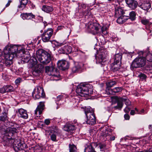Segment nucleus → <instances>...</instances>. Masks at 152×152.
<instances>
[{
	"mask_svg": "<svg viewBox=\"0 0 152 152\" xmlns=\"http://www.w3.org/2000/svg\"><path fill=\"white\" fill-rule=\"evenodd\" d=\"M76 129V127L74 125L69 124L66 125L64 127V130L70 133L72 131Z\"/></svg>",
	"mask_w": 152,
	"mask_h": 152,
	"instance_id": "obj_23",
	"label": "nucleus"
},
{
	"mask_svg": "<svg viewBox=\"0 0 152 152\" xmlns=\"http://www.w3.org/2000/svg\"><path fill=\"white\" fill-rule=\"evenodd\" d=\"M129 16L127 15H124L125 16L127 17L128 19H130L131 20L133 21L136 19V14L134 11H132L129 14Z\"/></svg>",
	"mask_w": 152,
	"mask_h": 152,
	"instance_id": "obj_27",
	"label": "nucleus"
},
{
	"mask_svg": "<svg viewBox=\"0 0 152 152\" xmlns=\"http://www.w3.org/2000/svg\"><path fill=\"white\" fill-rule=\"evenodd\" d=\"M6 87L5 86L3 87L0 88V93L2 94L6 92Z\"/></svg>",
	"mask_w": 152,
	"mask_h": 152,
	"instance_id": "obj_49",
	"label": "nucleus"
},
{
	"mask_svg": "<svg viewBox=\"0 0 152 152\" xmlns=\"http://www.w3.org/2000/svg\"><path fill=\"white\" fill-rule=\"evenodd\" d=\"M16 142V140H15L13 142L14 144H13V148L14 150L15 151L18 152L20 151V150L18 146V145L17 143V144H15Z\"/></svg>",
	"mask_w": 152,
	"mask_h": 152,
	"instance_id": "obj_40",
	"label": "nucleus"
},
{
	"mask_svg": "<svg viewBox=\"0 0 152 152\" xmlns=\"http://www.w3.org/2000/svg\"><path fill=\"white\" fill-rule=\"evenodd\" d=\"M107 111L108 112H110L111 111H113V108L110 107H107L104 108V111Z\"/></svg>",
	"mask_w": 152,
	"mask_h": 152,
	"instance_id": "obj_48",
	"label": "nucleus"
},
{
	"mask_svg": "<svg viewBox=\"0 0 152 152\" xmlns=\"http://www.w3.org/2000/svg\"><path fill=\"white\" fill-rule=\"evenodd\" d=\"M124 117L125 119L128 120L129 119L130 117L128 114H125L124 115Z\"/></svg>",
	"mask_w": 152,
	"mask_h": 152,
	"instance_id": "obj_54",
	"label": "nucleus"
},
{
	"mask_svg": "<svg viewBox=\"0 0 152 152\" xmlns=\"http://www.w3.org/2000/svg\"><path fill=\"white\" fill-rule=\"evenodd\" d=\"M116 83V82L115 80H110L109 81L107 82L106 83V86H107V89H108L109 91V89H110V88L113 87V86L115 85Z\"/></svg>",
	"mask_w": 152,
	"mask_h": 152,
	"instance_id": "obj_28",
	"label": "nucleus"
},
{
	"mask_svg": "<svg viewBox=\"0 0 152 152\" xmlns=\"http://www.w3.org/2000/svg\"><path fill=\"white\" fill-rule=\"evenodd\" d=\"M149 129H152V125H150L148 126Z\"/></svg>",
	"mask_w": 152,
	"mask_h": 152,
	"instance_id": "obj_64",
	"label": "nucleus"
},
{
	"mask_svg": "<svg viewBox=\"0 0 152 152\" xmlns=\"http://www.w3.org/2000/svg\"><path fill=\"white\" fill-rule=\"evenodd\" d=\"M99 147L101 151H103L105 148V145L104 144H100Z\"/></svg>",
	"mask_w": 152,
	"mask_h": 152,
	"instance_id": "obj_45",
	"label": "nucleus"
},
{
	"mask_svg": "<svg viewBox=\"0 0 152 152\" xmlns=\"http://www.w3.org/2000/svg\"><path fill=\"white\" fill-rule=\"evenodd\" d=\"M97 144L95 143H88L85 146L84 152H96L95 147H96Z\"/></svg>",
	"mask_w": 152,
	"mask_h": 152,
	"instance_id": "obj_13",
	"label": "nucleus"
},
{
	"mask_svg": "<svg viewBox=\"0 0 152 152\" xmlns=\"http://www.w3.org/2000/svg\"><path fill=\"white\" fill-rule=\"evenodd\" d=\"M50 138L54 142H56L57 140L56 139V136L55 134H53L50 136Z\"/></svg>",
	"mask_w": 152,
	"mask_h": 152,
	"instance_id": "obj_44",
	"label": "nucleus"
},
{
	"mask_svg": "<svg viewBox=\"0 0 152 152\" xmlns=\"http://www.w3.org/2000/svg\"><path fill=\"white\" fill-rule=\"evenodd\" d=\"M116 102L117 103V105L114 106L113 108V111L115 110L118 109L121 110L123 106V99L121 98V97H115Z\"/></svg>",
	"mask_w": 152,
	"mask_h": 152,
	"instance_id": "obj_16",
	"label": "nucleus"
},
{
	"mask_svg": "<svg viewBox=\"0 0 152 152\" xmlns=\"http://www.w3.org/2000/svg\"><path fill=\"white\" fill-rule=\"evenodd\" d=\"M122 58L121 53H119L116 54L115 56L114 62H121V59Z\"/></svg>",
	"mask_w": 152,
	"mask_h": 152,
	"instance_id": "obj_29",
	"label": "nucleus"
},
{
	"mask_svg": "<svg viewBox=\"0 0 152 152\" xmlns=\"http://www.w3.org/2000/svg\"><path fill=\"white\" fill-rule=\"evenodd\" d=\"M20 5L18 6L19 8L23 9L24 8L28 3V0H20Z\"/></svg>",
	"mask_w": 152,
	"mask_h": 152,
	"instance_id": "obj_31",
	"label": "nucleus"
},
{
	"mask_svg": "<svg viewBox=\"0 0 152 152\" xmlns=\"http://www.w3.org/2000/svg\"><path fill=\"white\" fill-rule=\"evenodd\" d=\"M16 128H7L2 124H0V133L4 135V139H6L7 145L10 143V140H14V138H12L14 134L16 132Z\"/></svg>",
	"mask_w": 152,
	"mask_h": 152,
	"instance_id": "obj_2",
	"label": "nucleus"
},
{
	"mask_svg": "<svg viewBox=\"0 0 152 152\" xmlns=\"http://www.w3.org/2000/svg\"><path fill=\"white\" fill-rule=\"evenodd\" d=\"M130 110V109L127 107H126L124 110V111L126 113H129Z\"/></svg>",
	"mask_w": 152,
	"mask_h": 152,
	"instance_id": "obj_53",
	"label": "nucleus"
},
{
	"mask_svg": "<svg viewBox=\"0 0 152 152\" xmlns=\"http://www.w3.org/2000/svg\"><path fill=\"white\" fill-rule=\"evenodd\" d=\"M123 89L121 87H117L114 88L113 89H109V93L110 94H113V92L114 93H117L121 92Z\"/></svg>",
	"mask_w": 152,
	"mask_h": 152,
	"instance_id": "obj_26",
	"label": "nucleus"
},
{
	"mask_svg": "<svg viewBox=\"0 0 152 152\" xmlns=\"http://www.w3.org/2000/svg\"><path fill=\"white\" fill-rule=\"evenodd\" d=\"M110 139L111 141L114 140H115V137L114 136H110Z\"/></svg>",
	"mask_w": 152,
	"mask_h": 152,
	"instance_id": "obj_55",
	"label": "nucleus"
},
{
	"mask_svg": "<svg viewBox=\"0 0 152 152\" xmlns=\"http://www.w3.org/2000/svg\"><path fill=\"white\" fill-rule=\"evenodd\" d=\"M45 71L49 75L58 77L59 76L58 72L53 66H46L45 67Z\"/></svg>",
	"mask_w": 152,
	"mask_h": 152,
	"instance_id": "obj_12",
	"label": "nucleus"
},
{
	"mask_svg": "<svg viewBox=\"0 0 152 152\" xmlns=\"http://www.w3.org/2000/svg\"><path fill=\"white\" fill-rule=\"evenodd\" d=\"M121 98L123 99V102H125V104L126 106H128L130 105L131 102L128 99H126L123 98L121 97Z\"/></svg>",
	"mask_w": 152,
	"mask_h": 152,
	"instance_id": "obj_41",
	"label": "nucleus"
},
{
	"mask_svg": "<svg viewBox=\"0 0 152 152\" xmlns=\"http://www.w3.org/2000/svg\"><path fill=\"white\" fill-rule=\"evenodd\" d=\"M138 6L143 10L146 11L148 10L151 6V3L147 2H143L141 4H140L139 3Z\"/></svg>",
	"mask_w": 152,
	"mask_h": 152,
	"instance_id": "obj_20",
	"label": "nucleus"
},
{
	"mask_svg": "<svg viewBox=\"0 0 152 152\" xmlns=\"http://www.w3.org/2000/svg\"><path fill=\"white\" fill-rule=\"evenodd\" d=\"M134 0H125V1L126 4L128 5H130V6L131 3L133 2V1ZM131 7H132L131 5Z\"/></svg>",
	"mask_w": 152,
	"mask_h": 152,
	"instance_id": "obj_50",
	"label": "nucleus"
},
{
	"mask_svg": "<svg viewBox=\"0 0 152 152\" xmlns=\"http://www.w3.org/2000/svg\"><path fill=\"white\" fill-rule=\"evenodd\" d=\"M57 44L56 45L58 46H61L63 45V44L62 43H58V42H57Z\"/></svg>",
	"mask_w": 152,
	"mask_h": 152,
	"instance_id": "obj_62",
	"label": "nucleus"
},
{
	"mask_svg": "<svg viewBox=\"0 0 152 152\" xmlns=\"http://www.w3.org/2000/svg\"><path fill=\"white\" fill-rule=\"evenodd\" d=\"M53 32V30L52 28H48L45 30L41 36L42 41L45 42L49 41Z\"/></svg>",
	"mask_w": 152,
	"mask_h": 152,
	"instance_id": "obj_11",
	"label": "nucleus"
},
{
	"mask_svg": "<svg viewBox=\"0 0 152 152\" xmlns=\"http://www.w3.org/2000/svg\"><path fill=\"white\" fill-rule=\"evenodd\" d=\"M112 130L111 129H106L105 131H102L101 133V136L104 137L110 136L113 134Z\"/></svg>",
	"mask_w": 152,
	"mask_h": 152,
	"instance_id": "obj_22",
	"label": "nucleus"
},
{
	"mask_svg": "<svg viewBox=\"0 0 152 152\" xmlns=\"http://www.w3.org/2000/svg\"><path fill=\"white\" fill-rule=\"evenodd\" d=\"M91 86L84 83H80L78 85L76 90V93L82 97H86L87 95L91 94L93 90L91 88Z\"/></svg>",
	"mask_w": 152,
	"mask_h": 152,
	"instance_id": "obj_3",
	"label": "nucleus"
},
{
	"mask_svg": "<svg viewBox=\"0 0 152 152\" xmlns=\"http://www.w3.org/2000/svg\"><path fill=\"white\" fill-rule=\"evenodd\" d=\"M13 124L11 123L9 124V126L8 128H15L12 127H13Z\"/></svg>",
	"mask_w": 152,
	"mask_h": 152,
	"instance_id": "obj_59",
	"label": "nucleus"
},
{
	"mask_svg": "<svg viewBox=\"0 0 152 152\" xmlns=\"http://www.w3.org/2000/svg\"><path fill=\"white\" fill-rule=\"evenodd\" d=\"M69 152H76L77 148L73 144H70L69 145Z\"/></svg>",
	"mask_w": 152,
	"mask_h": 152,
	"instance_id": "obj_33",
	"label": "nucleus"
},
{
	"mask_svg": "<svg viewBox=\"0 0 152 152\" xmlns=\"http://www.w3.org/2000/svg\"><path fill=\"white\" fill-rule=\"evenodd\" d=\"M147 113V112H146L144 109H142L141 110V111H140L139 113V114H144Z\"/></svg>",
	"mask_w": 152,
	"mask_h": 152,
	"instance_id": "obj_51",
	"label": "nucleus"
},
{
	"mask_svg": "<svg viewBox=\"0 0 152 152\" xmlns=\"http://www.w3.org/2000/svg\"><path fill=\"white\" fill-rule=\"evenodd\" d=\"M133 2L131 3V4L132 7H131V5L130 6V5H128V6L132 10H134L137 7L138 4L136 1L135 0L133 1Z\"/></svg>",
	"mask_w": 152,
	"mask_h": 152,
	"instance_id": "obj_34",
	"label": "nucleus"
},
{
	"mask_svg": "<svg viewBox=\"0 0 152 152\" xmlns=\"http://www.w3.org/2000/svg\"><path fill=\"white\" fill-rule=\"evenodd\" d=\"M140 20L141 23L144 25L150 26L152 24V23L150 22L149 20L145 18H141Z\"/></svg>",
	"mask_w": 152,
	"mask_h": 152,
	"instance_id": "obj_25",
	"label": "nucleus"
},
{
	"mask_svg": "<svg viewBox=\"0 0 152 152\" xmlns=\"http://www.w3.org/2000/svg\"><path fill=\"white\" fill-rule=\"evenodd\" d=\"M101 29L102 33L104 35H106L107 33V28L106 27L103 26L101 27Z\"/></svg>",
	"mask_w": 152,
	"mask_h": 152,
	"instance_id": "obj_38",
	"label": "nucleus"
},
{
	"mask_svg": "<svg viewBox=\"0 0 152 152\" xmlns=\"http://www.w3.org/2000/svg\"><path fill=\"white\" fill-rule=\"evenodd\" d=\"M11 2L12 1L11 0H9L7 4L6 5L5 7H8L10 5Z\"/></svg>",
	"mask_w": 152,
	"mask_h": 152,
	"instance_id": "obj_56",
	"label": "nucleus"
},
{
	"mask_svg": "<svg viewBox=\"0 0 152 152\" xmlns=\"http://www.w3.org/2000/svg\"><path fill=\"white\" fill-rule=\"evenodd\" d=\"M5 86L7 92H12L15 90L14 88L10 85H7Z\"/></svg>",
	"mask_w": 152,
	"mask_h": 152,
	"instance_id": "obj_36",
	"label": "nucleus"
},
{
	"mask_svg": "<svg viewBox=\"0 0 152 152\" xmlns=\"http://www.w3.org/2000/svg\"><path fill=\"white\" fill-rule=\"evenodd\" d=\"M85 113L87 118L86 124L91 125L95 124L96 123V118L92 109L90 107H86Z\"/></svg>",
	"mask_w": 152,
	"mask_h": 152,
	"instance_id": "obj_5",
	"label": "nucleus"
},
{
	"mask_svg": "<svg viewBox=\"0 0 152 152\" xmlns=\"http://www.w3.org/2000/svg\"><path fill=\"white\" fill-rule=\"evenodd\" d=\"M42 11L47 13H50L53 10V9L52 7L47 5H43L42 7Z\"/></svg>",
	"mask_w": 152,
	"mask_h": 152,
	"instance_id": "obj_24",
	"label": "nucleus"
},
{
	"mask_svg": "<svg viewBox=\"0 0 152 152\" xmlns=\"http://www.w3.org/2000/svg\"><path fill=\"white\" fill-rule=\"evenodd\" d=\"M4 58L1 61H0V71L2 70L4 68L3 64H4L8 67L10 66L12 64V59L13 56L10 55V54H4L2 56Z\"/></svg>",
	"mask_w": 152,
	"mask_h": 152,
	"instance_id": "obj_6",
	"label": "nucleus"
},
{
	"mask_svg": "<svg viewBox=\"0 0 152 152\" xmlns=\"http://www.w3.org/2000/svg\"><path fill=\"white\" fill-rule=\"evenodd\" d=\"M146 60L145 57L137 58L133 61L131 65V66L135 68L143 66L145 64Z\"/></svg>",
	"mask_w": 152,
	"mask_h": 152,
	"instance_id": "obj_9",
	"label": "nucleus"
},
{
	"mask_svg": "<svg viewBox=\"0 0 152 152\" xmlns=\"http://www.w3.org/2000/svg\"><path fill=\"white\" fill-rule=\"evenodd\" d=\"M32 96L35 99L45 97V94L43 88L39 86L37 87V89L35 88L32 93Z\"/></svg>",
	"mask_w": 152,
	"mask_h": 152,
	"instance_id": "obj_10",
	"label": "nucleus"
},
{
	"mask_svg": "<svg viewBox=\"0 0 152 152\" xmlns=\"http://www.w3.org/2000/svg\"><path fill=\"white\" fill-rule=\"evenodd\" d=\"M18 142V147L19 148V150H20V145H21V142H20V141H17Z\"/></svg>",
	"mask_w": 152,
	"mask_h": 152,
	"instance_id": "obj_57",
	"label": "nucleus"
},
{
	"mask_svg": "<svg viewBox=\"0 0 152 152\" xmlns=\"http://www.w3.org/2000/svg\"><path fill=\"white\" fill-rule=\"evenodd\" d=\"M125 14V12L124 11V10L121 8H118L115 12V14L116 15H118L122 16Z\"/></svg>",
	"mask_w": 152,
	"mask_h": 152,
	"instance_id": "obj_35",
	"label": "nucleus"
},
{
	"mask_svg": "<svg viewBox=\"0 0 152 152\" xmlns=\"http://www.w3.org/2000/svg\"><path fill=\"white\" fill-rule=\"evenodd\" d=\"M18 113H19V116L24 119H27L28 117V114L26 110L21 108L18 110Z\"/></svg>",
	"mask_w": 152,
	"mask_h": 152,
	"instance_id": "obj_21",
	"label": "nucleus"
},
{
	"mask_svg": "<svg viewBox=\"0 0 152 152\" xmlns=\"http://www.w3.org/2000/svg\"><path fill=\"white\" fill-rule=\"evenodd\" d=\"M7 113L5 111L2 113V115L0 116V121L4 122L7 120Z\"/></svg>",
	"mask_w": 152,
	"mask_h": 152,
	"instance_id": "obj_32",
	"label": "nucleus"
},
{
	"mask_svg": "<svg viewBox=\"0 0 152 152\" xmlns=\"http://www.w3.org/2000/svg\"><path fill=\"white\" fill-rule=\"evenodd\" d=\"M138 77L142 80H145L146 78V76L144 74L141 73L138 75Z\"/></svg>",
	"mask_w": 152,
	"mask_h": 152,
	"instance_id": "obj_42",
	"label": "nucleus"
},
{
	"mask_svg": "<svg viewBox=\"0 0 152 152\" xmlns=\"http://www.w3.org/2000/svg\"><path fill=\"white\" fill-rule=\"evenodd\" d=\"M144 152H152L151 149H150L149 151H144Z\"/></svg>",
	"mask_w": 152,
	"mask_h": 152,
	"instance_id": "obj_63",
	"label": "nucleus"
},
{
	"mask_svg": "<svg viewBox=\"0 0 152 152\" xmlns=\"http://www.w3.org/2000/svg\"><path fill=\"white\" fill-rule=\"evenodd\" d=\"M22 81V79L20 78H18L16 79L15 81V83L16 85H18Z\"/></svg>",
	"mask_w": 152,
	"mask_h": 152,
	"instance_id": "obj_47",
	"label": "nucleus"
},
{
	"mask_svg": "<svg viewBox=\"0 0 152 152\" xmlns=\"http://www.w3.org/2000/svg\"><path fill=\"white\" fill-rule=\"evenodd\" d=\"M24 57H26V61H27V62H28V61L30 59V58H29V57H27V56H26V57H25V56H24Z\"/></svg>",
	"mask_w": 152,
	"mask_h": 152,
	"instance_id": "obj_61",
	"label": "nucleus"
},
{
	"mask_svg": "<svg viewBox=\"0 0 152 152\" xmlns=\"http://www.w3.org/2000/svg\"><path fill=\"white\" fill-rule=\"evenodd\" d=\"M45 106L44 103L43 102H40L39 104L38 105L36 110H35L34 114L37 115V112H38L39 115H40L42 113L44 109Z\"/></svg>",
	"mask_w": 152,
	"mask_h": 152,
	"instance_id": "obj_19",
	"label": "nucleus"
},
{
	"mask_svg": "<svg viewBox=\"0 0 152 152\" xmlns=\"http://www.w3.org/2000/svg\"><path fill=\"white\" fill-rule=\"evenodd\" d=\"M27 146L26 144L25 143H21V145H20V151L23 150L24 148H27Z\"/></svg>",
	"mask_w": 152,
	"mask_h": 152,
	"instance_id": "obj_46",
	"label": "nucleus"
},
{
	"mask_svg": "<svg viewBox=\"0 0 152 152\" xmlns=\"http://www.w3.org/2000/svg\"><path fill=\"white\" fill-rule=\"evenodd\" d=\"M121 65V62H114L110 64V69L113 72H117L120 69Z\"/></svg>",
	"mask_w": 152,
	"mask_h": 152,
	"instance_id": "obj_17",
	"label": "nucleus"
},
{
	"mask_svg": "<svg viewBox=\"0 0 152 152\" xmlns=\"http://www.w3.org/2000/svg\"><path fill=\"white\" fill-rule=\"evenodd\" d=\"M88 31L93 34H97L101 26L97 23L89 22L87 26Z\"/></svg>",
	"mask_w": 152,
	"mask_h": 152,
	"instance_id": "obj_7",
	"label": "nucleus"
},
{
	"mask_svg": "<svg viewBox=\"0 0 152 152\" xmlns=\"http://www.w3.org/2000/svg\"><path fill=\"white\" fill-rule=\"evenodd\" d=\"M30 6L32 9H34L35 7V5L33 3L31 2L30 3Z\"/></svg>",
	"mask_w": 152,
	"mask_h": 152,
	"instance_id": "obj_58",
	"label": "nucleus"
},
{
	"mask_svg": "<svg viewBox=\"0 0 152 152\" xmlns=\"http://www.w3.org/2000/svg\"><path fill=\"white\" fill-rule=\"evenodd\" d=\"M50 122L49 119H46L45 120L44 123L47 125H48Z\"/></svg>",
	"mask_w": 152,
	"mask_h": 152,
	"instance_id": "obj_52",
	"label": "nucleus"
},
{
	"mask_svg": "<svg viewBox=\"0 0 152 152\" xmlns=\"http://www.w3.org/2000/svg\"><path fill=\"white\" fill-rule=\"evenodd\" d=\"M35 15L31 13H23L21 15V17L23 20H31L35 18Z\"/></svg>",
	"mask_w": 152,
	"mask_h": 152,
	"instance_id": "obj_18",
	"label": "nucleus"
},
{
	"mask_svg": "<svg viewBox=\"0 0 152 152\" xmlns=\"http://www.w3.org/2000/svg\"><path fill=\"white\" fill-rule=\"evenodd\" d=\"M130 113L131 115H133L135 114V111L134 110H132Z\"/></svg>",
	"mask_w": 152,
	"mask_h": 152,
	"instance_id": "obj_60",
	"label": "nucleus"
},
{
	"mask_svg": "<svg viewBox=\"0 0 152 152\" xmlns=\"http://www.w3.org/2000/svg\"><path fill=\"white\" fill-rule=\"evenodd\" d=\"M125 17L126 16L124 15L120 16L117 19V22L119 24H122L125 22L128 19V18H125Z\"/></svg>",
	"mask_w": 152,
	"mask_h": 152,
	"instance_id": "obj_30",
	"label": "nucleus"
},
{
	"mask_svg": "<svg viewBox=\"0 0 152 152\" xmlns=\"http://www.w3.org/2000/svg\"><path fill=\"white\" fill-rule=\"evenodd\" d=\"M57 65L60 69L64 70L69 67L68 62L64 60H59L57 62Z\"/></svg>",
	"mask_w": 152,
	"mask_h": 152,
	"instance_id": "obj_14",
	"label": "nucleus"
},
{
	"mask_svg": "<svg viewBox=\"0 0 152 152\" xmlns=\"http://www.w3.org/2000/svg\"><path fill=\"white\" fill-rule=\"evenodd\" d=\"M145 58L148 61L152 62V53H148Z\"/></svg>",
	"mask_w": 152,
	"mask_h": 152,
	"instance_id": "obj_37",
	"label": "nucleus"
},
{
	"mask_svg": "<svg viewBox=\"0 0 152 152\" xmlns=\"http://www.w3.org/2000/svg\"><path fill=\"white\" fill-rule=\"evenodd\" d=\"M51 54L42 49H39L36 52V57L33 59V64L37 65L35 69L33 72V74L37 76L41 73L44 68L43 66L41 64H38L39 61L44 65H46L49 63L51 61Z\"/></svg>",
	"mask_w": 152,
	"mask_h": 152,
	"instance_id": "obj_1",
	"label": "nucleus"
},
{
	"mask_svg": "<svg viewBox=\"0 0 152 152\" xmlns=\"http://www.w3.org/2000/svg\"><path fill=\"white\" fill-rule=\"evenodd\" d=\"M4 54H10V55L13 56V57L17 56V53H22L24 54L26 53L25 50L23 49H20L18 50V48L15 45L6 46L4 49Z\"/></svg>",
	"mask_w": 152,
	"mask_h": 152,
	"instance_id": "obj_4",
	"label": "nucleus"
},
{
	"mask_svg": "<svg viewBox=\"0 0 152 152\" xmlns=\"http://www.w3.org/2000/svg\"><path fill=\"white\" fill-rule=\"evenodd\" d=\"M107 53V52L105 49L100 50L98 55L95 57L96 63L100 64L102 65H103V63L106 61L105 58Z\"/></svg>",
	"mask_w": 152,
	"mask_h": 152,
	"instance_id": "obj_8",
	"label": "nucleus"
},
{
	"mask_svg": "<svg viewBox=\"0 0 152 152\" xmlns=\"http://www.w3.org/2000/svg\"><path fill=\"white\" fill-rule=\"evenodd\" d=\"M72 48L69 45H66L60 49L58 52L60 53L68 54L72 52Z\"/></svg>",
	"mask_w": 152,
	"mask_h": 152,
	"instance_id": "obj_15",
	"label": "nucleus"
},
{
	"mask_svg": "<svg viewBox=\"0 0 152 152\" xmlns=\"http://www.w3.org/2000/svg\"><path fill=\"white\" fill-rule=\"evenodd\" d=\"M80 67L79 66H74L72 69V72L73 73L78 72L80 69Z\"/></svg>",
	"mask_w": 152,
	"mask_h": 152,
	"instance_id": "obj_39",
	"label": "nucleus"
},
{
	"mask_svg": "<svg viewBox=\"0 0 152 152\" xmlns=\"http://www.w3.org/2000/svg\"><path fill=\"white\" fill-rule=\"evenodd\" d=\"M63 98L62 95H59L58 96L56 97V104L58 105L59 104V101H60Z\"/></svg>",
	"mask_w": 152,
	"mask_h": 152,
	"instance_id": "obj_43",
	"label": "nucleus"
}]
</instances>
